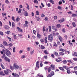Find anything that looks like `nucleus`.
Masks as SVG:
<instances>
[{"instance_id":"f257e3e1","label":"nucleus","mask_w":77,"mask_h":77,"mask_svg":"<svg viewBox=\"0 0 77 77\" xmlns=\"http://www.w3.org/2000/svg\"><path fill=\"white\" fill-rule=\"evenodd\" d=\"M48 39L49 40L50 42H52L53 41V35L52 34H50L48 35Z\"/></svg>"},{"instance_id":"f03ea898","label":"nucleus","mask_w":77,"mask_h":77,"mask_svg":"<svg viewBox=\"0 0 77 77\" xmlns=\"http://www.w3.org/2000/svg\"><path fill=\"white\" fill-rule=\"evenodd\" d=\"M6 52L5 53L6 55L7 56H9L10 55H11V53L9 50L8 49H6Z\"/></svg>"},{"instance_id":"7ed1b4c3","label":"nucleus","mask_w":77,"mask_h":77,"mask_svg":"<svg viewBox=\"0 0 77 77\" xmlns=\"http://www.w3.org/2000/svg\"><path fill=\"white\" fill-rule=\"evenodd\" d=\"M9 71H10V72H11V70H9L8 69H6V70L4 71V72L5 73V74L8 75V74H9Z\"/></svg>"},{"instance_id":"20e7f679","label":"nucleus","mask_w":77,"mask_h":77,"mask_svg":"<svg viewBox=\"0 0 77 77\" xmlns=\"http://www.w3.org/2000/svg\"><path fill=\"white\" fill-rule=\"evenodd\" d=\"M14 67L15 69H18L20 68V67L18 66L17 65L16 63H14Z\"/></svg>"},{"instance_id":"39448f33","label":"nucleus","mask_w":77,"mask_h":77,"mask_svg":"<svg viewBox=\"0 0 77 77\" xmlns=\"http://www.w3.org/2000/svg\"><path fill=\"white\" fill-rule=\"evenodd\" d=\"M12 74V75L14 76V77H19L20 76L19 75L16 73H13Z\"/></svg>"},{"instance_id":"423d86ee","label":"nucleus","mask_w":77,"mask_h":77,"mask_svg":"<svg viewBox=\"0 0 77 77\" xmlns=\"http://www.w3.org/2000/svg\"><path fill=\"white\" fill-rule=\"evenodd\" d=\"M5 60H6V61H8V62H10V59H9L7 57H5L4 58Z\"/></svg>"},{"instance_id":"0eeeda50","label":"nucleus","mask_w":77,"mask_h":77,"mask_svg":"<svg viewBox=\"0 0 77 77\" xmlns=\"http://www.w3.org/2000/svg\"><path fill=\"white\" fill-rule=\"evenodd\" d=\"M3 45H4V46H7L8 45V43H7V42L5 41L3 42Z\"/></svg>"},{"instance_id":"6e6552de","label":"nucleus","mask_w":77,"mask_h":77,"mask_svg":"<svg viewBox=\"0 0 77 77\" xmlns=\"http://www.w3.org/2000/svg\"><path fill=\"white\" fill-rule=\"evenodd\" d=\"M39 61H38L36 63V66L37 68H39Z\"/></svg>"},{"instance_id":"1a4fd4ad","label":"nucleus","mask_w":77,"mask_h":77,"mask_svg":"<svg viewBox=\"0 0 77 77\" xmlns=\"http://www.w3.org/2000/svg\"><path fill=\"white\" fill-rule=\"evenodd\" d=\"M65 21V19L63 18L61 20H58L59 23H63Z\"/></svg>"},{"instance_id":"9d476101","label":"nucleus","mask_w":77,"mask_h":77,"mask_svg":"<svg viewBox=\"0 0 77 77\" xmlns=\"http://www.w3.org/2000/svg\"><path fill=\"white\" fill-rule=\"evenodd\" d=\"M24 15L25 17H27V16H29V14H28V13L27 11H25L24 12Z\"/></svg>"},{"instance_id":"9b49d317","label":"nucleus","mask_w":77,"mask_h":77,"mask_svg":"<svg viewBox=\"0 0 77 77\" xmlns=\"http://www.w3.org/2000/svg\"><path fill=\"white\" fill-rule=\"evenodd\" d=\"M58 39L61 42H62V38L59 35L58 37Z\"/></svg>"},{"instance_id":"f8f14e48","label":"nucleus","mask_w":77,"mask_h":77,"mask_svg":"<svg viewBox=\"0 0 77 77\" xmlns=\"http://www.w3.org/2000/svg\"><path fill=\"white\" fill-rule=\"evenodd\" d=\"M59 69L60 70H61V71H63V72H64L65 71V70H64V69L63 68V67H59Z\"/></svg>"},{"instance_id":"ddd939ff","label":"nucleus","mask_w":77,"mask_h":77,"mask_svg":"<svg viewBox=\"0 0 77 77\" xmlns=\"http://www.w3.org/2000/svg\"><path fill=\"white\" fill-rule=\"evenodd\" d=\"M17 30H18V31H19V32H22V31H23L22 29H21L20 28V27H17Z\"/></svg>"},{"instance_id":"4468645a","label":"nucleus","mask_w":77,"mask_h":77,"mask_svg":"<svg viewBox=\"0 0 77 77\" xmlns=\"http://www.w3.org/2000/svg\"><path fill=\"white\" fill-rule=\"evenodd\" d=\"M20 18H19V17L17 16L16 19V21L17 22H18L19 21H20Z\"/></svg>"},{"instance_id":"2eb2a0df","label":"nucleus","mask_w":77,"mask_h":77,"mask_svg":"<svg viewBox=\"0 0 77 77\" xmlns=\"http://www.w3.org/2000/svg\"><path fill=\"white\" fill-rule=\"evenodd\" d=\"M67 72V74H70L71 72H70V70H69V68H67V69H66Z\"/></svg>"},{"instance_id":"dca6fc26","label":"nucleus","mask_w":77,"mask_h":77,"mask_svg":"<svg viewBox=\"0 0 77 77\" xmlns=\"http://www.w3.org/2000/svg\"><path fill=\"white\" fill-rule=\"evenodd\" d=\"M51 69L53 70H54V65L53 64H51Z\"/></svg>"},{"instance_id":"f3484780","label":"nucleus","mask_w":77,"mask_h":77,"mask_svg":"<svg viewBox=\"0 0 77 77\" xmlns=\"http://www.w3.org/2000/svg\"><path fill=\"white\" fill-rule=\"evenodd\" d=\"M57 28H60L61 27V25L60 24H57L56 25Z\"/></svg>"},{"instance_id":"a211bd4d","label":"nucleus","mask_w":77,"mask_h":77,"mask_svg":"<svg viewBox=\"0 0 77 77\" xmlns=\"http://www.w3.org/2000/svg\"><path fill=\"white\" fill-rule=\"evenodd\" d=\"M66 50V49H63L62 48H60L59 50L60 51H62V52H64Z\"/></svg>"},{"instance_id":"6ab92c4d","label":"nucleus","mask_w":77,"mask_h":77,"mask_svg":"<svg viewBox=\"0 0 77 77\" xmlns=\"http://www.w3.org/2000/svg\"><path fill=\"white\" fill-rule=\"evenodd\" d=\"M44 40H45V44L47 43V37H46L45 39H44Z\"/></svg>"},{"instance_id":"aec40b11","label":"nucleus","mask_w":77,"mask_h":77,"mask_svg":"<svg viewBox=\"0 0 77 77\" xmlns=\"http://www.w3.org/2000/svg\"><path fill=\"white\" fill-rule=\"evenodd\" d=\"M41 50H44V49H45V47L44 46L42 45H41Z\"/></svg>"},{"instance_id":"412c9836","label":"nucleus","mask_w":77,"mask_h":77,"mask_svg":"<svg viewBox=\"0 0 77 77\" xmlns=\"http://www.w3.org/2000/svg\"><path fill=\"white\" fill-rule=\"evenodd\" d=\"M22 9L21 8L19 9L18 11L17 12L18 14H21V11Z\"/></svg>"},{"instance_id":"4be33fe9","label":"nucleus","mask_w":77,"mask_h":77,"mask_svg":"<svg viewBox=\"0 0 77 77\" xmlns=\"http://www.w3.org/2000/svg\"><path fill=\"white\" fill-rule=\"evenodd\" d=\"M12 27H14L15 26V24L14 22H12Z\"/></svg>"},{"instance_id":"5701e85b","label":"nucleus","mask_w":77,"mask_h":77,"mask_svg":"<svg viewBox=\"0 0 77 77\" xmlns=\"http://www.w3.org/2000/svg\"><path fill=\"white\" fill-rule=\"evenodd\" d=\"M10 69L11 70H14V67L12 66H10Z\"/></svg>"},{"instance_id":"b1692460","label":"nucleus","mask_w":77,"mask_h":77,"mask_svg":"<svg viewBox=\"0 0 77 77\" xmlns=\"http://www.w3.org/2000/svg\"><path fill=\"white\" fill-rule=\"evenodd\" d=\"M63 63L64 64H66L67 63V61L66 60H63Z\"/></svg>"},{"instance_id":"393cba45","label":"nucleus","mask_w":77,"mask_h":77,"mask_svg":"<svg viewBox=\"0 0 77 77\" xmlns=\"http://www.w3.org/2000/svg\"><path fill=\"white\" fill-rule=\"evenodd\" d=\"M59 54L60 55H61L62 56H63V55L65 54V53L62 52H60Z\"/></svg>"},{"instance_id":"a878e982","label":"nucleus","mask_w":77,"mask_h":77,"mask_svg":"<svg viewBox=\"0 0 77 77\" xmlns=\"http://www.w3.org/2000/svg\"><path fill=\"white\" fill-rule=\"evenodd\" d=\"M49 32H51V27L50 26H49Z\"/></svg>"},{"instance_id":"bb28decb","label":"nucleus","mask_w":77,"mask_h":77,"mask_svg":"<svg viewBox=\"0 0 77 77\" xmlns=\"http://www.w3.org/2000/svg\"><path fill=\"white\" fill-rule=\"evenodd\" d=\"M26 5H27V7H26V9H28V10H29L30 9V8H29V5L28 4H26Z\"/></svg>"},{"instance_id":"cd10ccee","label":"nucleus","mask_w":77,"mask_h":77,"mask_svg":"<svg viewBox=\"0 0 77 77\" xmlns=\"http://www.w3.org/2000/svg\"><path fill=\"white\" fill-rule=\"evenodd\" d=\"M34 3H36V4H38V1L37 0H34Z\"/></svg>"},{"instance_id":"c85d7f7f","label":"nucleus","mask_w":77,"mask_h":77,"mask_svg":"<svg viewBox=\"0 0 77 77\" xmlns=\"http://www.w3.org/2000/svg\"><path fill=\"white\" fill-rule=\"evenodd\" d=\"M72 14V17H76L77 16V15L76 14Z\"/></svg>"},{"instance_id":"c756f323","label":"nucleus","mask_w":77,"mask_h":77,"mask_svg":"<svg viewBox=\"0 0 77 77\" xmlns=\"http://www.w3.org/2000/svg\"><path fill=\"white\" fill-rule=\"evenodd\" d=\"M54 54L55 55V56H58L59 54L57 53V52H56V51L54 52Z\"/></svg>"},{"instance_id":"7c9ffc66","label":"nucleus","mask_w":77,"mask_h":77,"mask_svg":"<svg viewBox=\"0 0 77 77\" xmlns=\"http://www.w3.org/2000/svg\"><path fill=\"white\" fill-rule=\"evenodd\" d=\"M44 53L45 54H48V53L47 52V50H45L44 51Z\"/></svg>"},{"instance_id":"2f4dec72","label":"nucleus","mask_w":77,"mask_h":77,"mask_svg":"<svg viewBox=\"0 0 77 77\" xmlns=\"http://www.w3.org/2000/svg\"><path fill=\"white\" fill-rule=\"evenodd\" d=\"M11 19L14 21H15V17L12 16L11 17Z\"/></svg>"},{"instance_id":"473e14b6","label":"nucleus","mask_w":77,"mask_h":77,"mask_svg":"<svg viewBox=\"0 0 77 77\" xmlns=\"http://www.w3.org/2000/svg\"><path fill=\"white\" fill-rule=\"evenodd\" d=\"M56 62H60L62 61V60H58V59H56Z\"/></svg>"},{"instance_id":"72a5a7b5","label":"nucleus","mask_w":77,"mask_h":77,"mask_svg":"<svg viewBox=\"0 0 77 77\" xmlns=\"http://www.w3.org/2000/svg\"><path fill=\"white\" fill-rule=\"evenodd\" d=\"M1 66L2 69H5V66H4V65H3V64H1Z\"/></svg>"},{"instance_id":"f704fd0d","label":"nucleus","mask_w":77,"mask_h":77,"mask_svg":"<svg viewBox=\"0 0 77 77\" xmlns=\"http://www.w3.org/2000/svg\"><path fill=\"white\" fill-rule=\"evenodd\" d=\"M49 2H50V3H51L53 4L54 3V1L53 0H50L49 1Z\"/></svg>"},{"instance_id":"c9c22d12","label":"nucleus","mask_w":77,"mask_h":77,"mask_svg":"<svg viewBox=\"0 0 77 77\" xmlns=\"http://www.w3.org/2000/svg\"><path fill=\"white\" fill-rule=\"evenodd\" d=\"M48 72H50L51 71V67H49L48 68Z\"/></svg>"},{"instance_id":"e433bc0d","label":"nucleus","mask_w":77,"mask_h":77,"mask_svg":"<svg viewBox=\"0 0 77 77\" xmlns=\"http://www.w3.org/2000/svg\"><path fill=\"white\" fill-rule=\"evenodd\" d=\"M37 36L38 37V38H41V35L38 34V33H37Z\"/></svg>"},{"instance_id":"4c0bfd02","label":"nucleus","mask_w":77,"mask_h":77,"mask_svg":"<svg viewBox=\"0 0 77 77\" xmlns=\"http://www.w3.org/2000/svg\"><path fill=\"white\" fill-rule=\"evenodd\" d=\"M51 75H54V72L53 71L51 72Z\"/></svg>"},{"instance_id":"58836bf2","label":"nucleus","mask_w":77,"mask_h":77,"mask_svg":"<svg viewBox=\"0 0 77 77\" xmlns=\"http://www.w3.org/2000/svg\"><path fill=\"white\" fill-rule=\"evenodd\" d=\"M72 24L74 27H75V26H76V25L75 24V23L74 22L72 23Z\"/></svg>"},{"instance_id":"ea45409f","label":"nucleus","mask_w":77,"mask_h":77,"mask_svg":"<svg viewBox=\"0 0 77 77\" xmlns=\"http://www.w3.org/2000/svg\"><path fill=\"white\" fill-rule=\"evenodd\" d=\"M0 74L2 75H5V74H4V73H3V72H0Z\"/></svg>"},{"instance_id":"a19ab883","label":"nucleus","mask_w":77,"mask_h":77,"mask_svg":"<svg viewBox=\"0 0 77 77\" xmlns=\"http://www.w3.org/2000/svg\"><path fill=\"white\" fill-rule=\"evenodd\" d=\"M33 53H34V50H33L30 52V54L31 55H32Z\"/></svg>"},{"instance_id":"79ce46f5","label":"nucleus","mask_w":77,"mask_h":77,"mask_svg":"<svg viewBox=\"0 0 77 77\" xmlns=\"http://www.w3.org/2000/svg\"><path fill=\"white\" fill-rule=\"evenodd\" d=\"M38 76H39V77H43V75H39V74H38L37 75Z\"/></svg>"},{"instance_id":"37998d69","label":"nucleus","mask_w":77,"mask_h":77,"mask_svg":"<svg viewBox=\"0 0 77 77\" xmlns=\"http://www.w3.org/2000/svg\"><path fill=\"white\" fill-rule=\"evenodd\" d=\"M13 52L14 53H15V48L14 47L13 48Z\"/></svg>"},{"instance_id":"c03bdc74","label":"nucleus","mask_w":77,"mask_h":77,"mask_svg":"<svg viewBox=\"0 0 77 77\" xmlns=\"http://www.w3.org/2000/svg\"><path fill=\"white\" fill-rule=\"evenodd\" d=\"M54 46H55V47H57V45L56 44V43L55 42H54Z\"/></svg>"},{"instance_id":"a18cd8bd","label":"nucleus","mask_w":77,"mask_h":77,"mask_svg":"<svg viewBox=\"0 0 77 77\" xmlns=\"http://www.w3.org/2000/svg\"><path fill=\"white\" fill-rule=\"evenodd\" d=\"M67 62L70 63H72V61H71L70 60H67Z\"/></svg>"},{"instance_id":"49530a36","label":"nucleus","mask_w":77,"mask_h":77,"mask_svg":"<svg viewBox=\"0 0 77 77\" xmlns=\"http://www.w3.org/2000/svg\"><path fill=\"white\" fill-rule=\"evenodd\" d=\"M7 38H8V39H9V41H12L11 40L12 39V38H10V37H8V36L7 37Z\"/></svg>"},{"instance_id":"de8ad7c7","label":"nucleus","mask_w":77,"mask_h":77,"mask_svg":"<svg viewBox=\"0 0 77 77\" xmlns=\"http://www.w3.org/2000/svg\"><path fill=\"white\" fill-rule=\"evenodd\" d=\"M13 36L14 37V39H17V36L16 35H14Z\"/></svg>"},{"instance_id":"09e8293b","label":"nucleus","mask_w":77,"mask_h":77,"mask_svg":"<svg viewBox=\"0 0 77 77\" xmlns=\"http://www.w3.org/2000/svg\"><path fill=\"white\" fill-rule=\"evenodd\" d=\"M5 3H6L7 4H8V3H9V1L8 0H6L5 1Z\"/></svg>"},{"instance_id":"8fccbe9b","label":"nucleus","mask_w":77,"mask_h":77,"mask_svg":"<svg viewBox=\"0 0 77 77\" xmlns=\"http://www.w3.org/2000/svg\"><path fill=\"white\" fill-rule=\"evenodd\" d=\"M63 68H65V69H66H66H68V68H67V67L66 66H63Z\"/></svg>"},{"instance_id":"3c124183","label":"nucleus","mask_w":77,"mask_h":77,"mask_svg":"<svg viewBox=\"0 0 77 77\" xmlns=\"http://www.w3.org/2000/svg\"><path fill=\"white\" fill-rule=\"evenodd\" d=\"M40 41L42 42H44V40L43 39H41Z\"/></svg>"},{"instance_id":"603ef678","label":"nucleus","mask_w":77,"mask_h":77,"mask_svg":"<svg viewBox=\"0 0 77 77\" xmlns=\"http://www.w3.org/2000/svg\"><path fill=\"white\" fill-rule=\"evenodd\" d=\"M36 15H39V12L38 11L36 12Z\"/></svg>"},{"instance_id":"864d4df0","label":"nucleus","mask_w":77,"mask_h":77,"mask_svg":"<svg viewBox=\"0 0 77 77\" xmlns=\"http://www.w3.org/2000/svg\"><path fill=\"white\" fill-rule=\"evenodd\" d=\"M5 56L6 55H5V54H3L2 56V59H3L4 58H5Z\"/></svg>"},{"instance_id":"5fc2aeb1","label":"nucleus","mask_w":77,"mask_h":77,"mask_svg":"<svg viewBox=\"0 0 77 77\" xmlns=\"http://www.w3.org/2000/svg\"><path fill=\"white\" fill-rule=\"evenodd\" d=\"M0 35L2 36H3V33L2 32H0Z\"/></svg>"},{"instance_id":"6e6d98bb","label":"nucleus","mask_w":77,"mask_h":77,"mask_svg":"<svg viewBox=\"0 0 77 77\" xmlns=\"http://www.w3.org/2000/svg\"><path fill=\"white\" fill-rule=\"evenodd\" d=\"M54 20H57V16H54Z\"/></svg>"},{"instance_id":"4d7b16f0","label":"nucleus","mask_w":77,"mask_h":77,"mask_svg":"<svg viewBox=\"0 0 77 77\" xmlns=\"http://www.w3.org/2000/svg\"><path fill=\"white\" fill-rule=\"evenodd\" d=\"M74 70H75V71H76V70H77V66H75L74 68Z\"/></svg>"},{"instance_id":"13d9d810","label":"nucleus","mask_w":77,"mask_h":77,"mask_svg":"<svg viewBox=\"0 0 77 77\" xmlns=\"http://www.w3.org/2000/svg\"><path fill=\"white\" fill-rule=\"evenodd\" d=\"M41 17H45V15L44 14H42L41 15Z\"/></svg>"},{"instance_id":"bf43d9fd","label":"nucleus","mask_w":77,"mask_h":77,"mask_svg":"<svg viewBox=\"0 0 77 77\" xmlns=\"http://www.w3.org/2000/svg\"><path fill=\"white\" fill-rule=\"evenodd\" d=\"M9 47H12V43H10L8 44Z\"/></svg>"},{"instance_id":"052dcab7","label":"nucleus","mask_w":77,"mask_h":77,"mask_svg":"<svg viewBox=\"0 0 77 77\" xmlns=\"http://www.w3.org/2000/svg\"><path fill=\"white\" fill-rule=\"evenodd\" d=\"M44 20H45V21H47V20H48V18H47V17H45Z\"/></svg>"},{"instance_id":"680f3d73","label":"nucleus","mask_w":77,"mask_h":77,"mask_svg":"<svg viewBox=\"0 0 77 77\" xmlns=\"http://www.w3.org/2000/svg\"><path fill=\"white\" fill-rule=\"evenodd\" d=\"M68 42L69 43V44L70 45H72V43L71 42H70L69 41H68Z\"/></svg>"},{"instance_id":"e2e57ef3","label":"nucleus","mask_w":77,"mask_h":77,"mask_svg":"<svg viewBox=\"0 0 77 77\" xmlns=\"http://www.w3.org/2000/svg\"><path fill=\"white\" fill-rule=\"evenodd\" d=\"M52 29H53L54 30L56 28H55V26H52Z\"/></svg>"},{"instance_id":"0e129e2a","label":"nucleus","mask_w":77,"mask_h":77,"mask_svg":"<svg viewBox=\"0 0 77 77\" xmlns=\"http://www.w3.org/2000/svg\"><path fill=\"white\" fill-rule=\"evenodd\" d=\"M57 8L58 9H60V10L61 9H62V8L60 6H58L57 7Z\"/></svg>"},{"instance_id":"69168bd1","label":"nucleus","mask_w":77,"mask_h":77,"mask_svg":"<svg viewBox=\"0 0 77 77\" xmlns=\"http://www.w3.org/2000/svg\"><path fill=\"white\" fill-rule=\"evenodd\" d=\"M52 76L50 74H48L47 77H51Z\"/></svg>"},{"instance_id":"338daca9","label":"nucleus","mask_w":77,"mask_h":77,"mask_svg":"<svg viewBox=\"0 0 77 77\" xmlns=\"http://www.w3.org/2000/svg\"><path fill=\"white\" fill-rule=\"evenodd\" d=\"M27 51H30V48H27L26 49Z\"/></svg>"},{"instance_id":"774afa93","label":"nucleus","mask_w":77,"mask_h":77,"mask_svg":"<svg viewBox=\"0 0 77 77\" xmlns=\"http://www.w3.org/2000/svg\"><path fill=\"white\" fill-rule=\"evenodd\" d=\"M74 55L75 56H77V53L76 52H74Z\"/></svg>"}]
</instances>
